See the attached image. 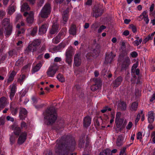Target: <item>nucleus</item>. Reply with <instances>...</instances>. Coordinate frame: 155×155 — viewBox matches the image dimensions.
Masks as SVG:
<instances>
[{
  "mask_svg": "<svg viewBox=\"0 0 155 155\" xmlns=\"http://www.w3.org/2000/svg\"><path fill=\"white\" fill-rule=\"evenodd\" d=\"M111 109L108 106H106L103 107V109L101 110V112L103 113H104L107 111H110Z\"/></svg>",
  "mask_w": 155,
  "mask_h": 155,
  "instance_id": "44",
  "label": "nucleus"
},
{
  "mask_svg": "<svg viewBox=\"0 0 155 155\" xmlns=\"http://www.w3.org/2000/svg\"><path fill=\"white\" fill-rule=\"evenodd\" d=\"M124 138L122 135L118 136L116 141L117 145L118 147L122 146L124 143Z\"/></svg>",
  "mask_w": 155,
  "mask_h": 155,
  "instance_id": "25",
  "label": "nucleus"
},
{
  "mask_svg": "<svg viewBox=\"0 0 155 155\" xmlns=\"http://www.w3.org/2000/svg\"><path fill=\"white\" fill-rule=\"evenodd\" d=\"M27 112L25 108H22L20 109L19 117L21 119H24L27 116Z\"/></svg>",
  "mask_w": 155,
  "mask_h": 155,
  "instance_id": "16",
  "label": "nucleus"
},
{
  "mask_svg": "<svg viewBox=\"0 0 155 155\" xmlns=\"http://www.w3.org/2000/svg\"><path fill=\"white\" fill-rule=\"evenodd\" d=\"M57 78L58 80L61 82H64L65 81V79L63 75L59 74L57 76Z\"/></svg>",
  "mask_w": 155,
  "mask_h": 155,
  "instance_id": "41",
  "label": "nucleus"
},
{
  "mask_svg": "<svg viewBox=\"0 0 155 155\" xmlns=\"http://www.w3.org/2000/svg\"><path fill=\"white\" fill-rule=\"evenodd\" d=\"M106 28V27L105 26L103 25L101 26L98 30V33H101L102 31L103 30H104Z\"/></svg>",
  "mask_w": 155,
  "mask_h": 155,
  "instance_id": "51",
  "label": "nucleus"
},
{
  "mask_svg": "<svg viewBox=\"0 0 155 155\" xmlns=\"http://www.w3.org/2000/svg\"><path fill=\"white\" fill-rule=\"evenodd\" d=\"M16 74V72L13 71L10 74L8 80V82H9L12 81L14 79L15 76Z\"/></svg>",
  "mask_w": 155,
  "mask_h": 155,
  "instance_id": "35",
  "label": "nucleus"
},
{
  "mask_svg": "<svg viewBox=\"0 0 155 155\" xmlns=\"http://www.w3.org/2000/svg\"><path fill=\"white\" fill-rule=\"evenodd\" d=\"M34 13L33 12H25L24 14V15L25 16H26L28 15V16L27 18V21L28 23H32L33 22L34 20Z\"/></svg>",
  "mask_w": 155,
  "mask_h": 155,
  "instance_id": "7",
  "label": "nucleus"
},
{
  "mask_svg": "<svg viewBox=\"0 0 155 155\" xmlns=\"http://www.w3.org/2000/svg\"><path fill=\"white\" fill-rule=\"evenodd\" d=\"M93 16L97 18L101 15L103 12L102 9L100 7L95 6L93 8Z\"/></svg>",
  "mask_w": 155,
  "mask_h": 155,
  "instance_id": "5",
  "label": "nucleus"
},
{
  "mask_svg": "<svg viewBox=\"0 0 155 155\" xmlns=\"http://www.w3.org/2000/svg\"><path fill=\"white\" fill-rule=\"evenodd\" d=\"M121 115V113L120 112H117L116 114L115 120L123 119H122L120 118Z\"/></svg>",
  "mask_w": 155,
  "mask_h": 155,
  "instance_id": "56",
  "label": "nucleus"
},
{
  "mask_svg": "<svg viewBox=\"0 0 155 155\" xmlns=\"http://www.w3.org/2000/svg\"><path fill=\"white\" fill-rule=\"evenodd\" d=\"M8 13L10 15L13 14L15 11V7L14 6H11L9 7L8 8Z\"/></svg>",
  "mask_w": 155,
  "mask_h": 155,
  "instance_id": "39",
  "label": "nucleus"
},
{
  "mask_svg": "<svg viewBox=\"0 0 155 155\" xmlns=\"http://www.w3.org/2000/svg\"><path fill=\"white\" fill-rule=\"evenodd\" d=\"M66 62L68 65H71L72 61V58L71 52L70 51H67L66 52Z\"/></svg>",
  "mask_w": 155,
  "mask_h": 155,
  "instance_id": "9",
  "label": "nucleus"
},
{
  "mask_svg": "<svg viewBox=\"0 0 155 155\" xmlns=\"http://www.w3.org/2000/svg\"><path fill=\"white\" fill-rule=\"evenodd\" d=\"M138 104L137 102H134L133 103L130 107V110L132 111H136L137 109Z\"/></svg>",
  "mask_w": 155,
  "mask_h": 155,
  "instance_id": "30",
  "label": "nucleus"
},
{
  "mask_svg": "<svg viewBox=\"0 0 155 155\" xmlns=\"http://www.w3.org/2000/svg\"><path fill=\"white\" fill-rule=\"evenodd\" d=\"M5 12L3 10H0V19H2L5 16Z\"/></svg>",
  "mask_w": 155,
  "mask_h": 155,
  "instance_id": "54",
  "label": "nucleus"
},
{
  "mask_svg": "<svg viewBox=\"0 0 155 155\" xmlns=\"http://www.w3.org/2000/svg\"><path fill=\"white\" fill-rule=\"evenodd\" d=\"M115 56V54L112 52L107 54L105 58V62L107 63H110L113 61L114 58Z\"/></svg>",
  "mask_w": 155,
  "mask_h": 155,
  "instance_id": "10",
  "label": "nucleus"
},
{
  "mask_svg": "<svg viewBox=\"0 0 155 155\" xmlns=\"http://www.w3.org/2000/svg\"><path fill=\"white\" fill-rule=\"evenodd\" d=\"M91 50L93 52L94 54L93 56L98 54L100 51V46L98 44H94L92 46Z\"/></svg>",
  "mask_w": 155,
  "mask_h": 155,
  "instance_id": "13",
  "label": "nucleus"
},
{
  "mask_svg": "<svg viewBox=\"0 0 155 155\" xmlns=\"http://www.w3.org/2000/svg\"><path fill=\"white\" fill-rule=\"evenodd\" d=\"M80 54L78 52L75 55L74 61L75 66H78L81 64V60L80 58Z\"/></svg>",
  "mask_w": 155,
  "mask_h": 155,
  "instance_id": "11",
  "label": "nucleus"
},
{
  "mask_svg": "<svg viewBox=\"0 0 155 155\" xmlns=\"http://www.w3.org/2000/svg\"><path fill=\"white\" fill-rule=\"evenodd\" d=\"M40 43L41 42L39 40H34L31 44L34 47L36 48V47L39 46Z\"/></svg>",
  "mask_w": 155,
  "mask_h": 155,
  "instance_id": "43",
  "label": "nucleus"
},
{
  "mask_svg": "<svg viewBox=\"0 0 155 155\" xmlns=\"http://www.w3.org/2000/svg\"><path fill=\"white\" fill-rule=\"evenodd\" d=\"M11 128L13 130L14 134L18 136L20 133L21 130L20 127L16 124H13L11 126Z\"/></svg>",
  "mask_w": 155,
  "mask_h": 155,
  "instance_id": "12",
  "label": "nucleus"
},
{
  "mask_svg": "<svg viewBox=\"0 0 155 155\" xmlns=\"http://www.w3.org/2000/svg\"><path fill=\"white\" fill-rule=\"evenodd\" d=\"M133 124L131 122H129L126 126V129L128 130H129L132 127Z\"/></svg>",
  "mask_w": 155,
  "mask_h": 155,
  "instance_id": "59",
  "label": "nucleus"
},
{
  "mask_svg": "<svg viewBox=\"0 0 155 155\" xmlns=\"http://www.w3.org/2000/svg\"><path fill=\"white\" fill-rule=\"evenodd\" d=\"M51 7L50 4H46L42 8L39 14L40 16L42 18H47L50 14Z\"/></svg>",
  "mask_w": 155,
  "mask_h": 155,
  "instance_id": "3",
  "label": "nucleus"
},
{
  "mask_svg": "<svg viewBox=\"0 0 155 155\" xmlns=\"http://www.w3.org/2000/svg\"><path fill=\"white\" fill-rule=\"evenodd\" d=\"M61 140H57V143L55 147V151L56 153H59L61 152L64 145L61 144Z\"/></svg>",
  "mask_w": 155,
  "mask_h": 155,
  "instance_id": "14",
  "label": "nucleus"
},
{
  "mask_svg": "<svg viewBox=\"0 0 155 155\" xmlns=\"http://www.w3.org/2000/svg\"><path fill=\"white\" fill-rule=\"evenodd\" d=\"M23 58H21L18 60L16 62L15 65L17 66H20L23 63Z\"/></svg>",
  "mask_w": 155,
  "mask_h": 155,
  "instance_id": "46",
  "label": "nucleus"
},
{
  "mask_svg": "<svg viewBox=\"0 0 155 155\" xmlns=\"http://www.w3.org/2000/svg\"><path fill=\"white\" fill-rule=\"evenodd\" d=\"M141 14L143 18V19L148 16V15L147 14V12L146 11H143Z\"/></svg>",
  "mask_w": 155,
  "mask_h": 155,
  "instance_id": "63",
  "label": "nucleus"
},
{
  "mask_svg": "<svg viewBox=\"0 0 155 155\" xmlns=\"http://www.w3.org/2000/svg\"><path fill=\"white\" fill-rule=\"evenodd\" d=\"M68 9H67L63 12L62 14V18L63 19V23L65 24L66 23L68 19V13L69 12Z\"/></svg>",
  "mask_w": 155,
  "mask_h": 155,
  "instance_id": "18",
  "label": "nucleus"
},
{
  "mask_svg": "<svg viewBox=\"0 0 155 155\" xmlns=\"http://www.w3.org/2000/svg\"><path fill=\"white\" fill-rule=\"evenodd\" d=\"M76 27L75 25L72 24L69 30V33L70 35L73 36L76 35Z\"/></svg>",
  "mask_w": 155,
  "mask_h": 155,
  "instance_id": "20",
  "label": "nucleus"
},
{
  "mask_svg": "<svg viewBox=\"0 0 155 155\" xmlns=\"http://www.w3.org/2000/svg\"><path fill=\"white\" fill-rule=\"evenodd\" d=\"M27 134L26 133H22L18 139V143L19 144H21L23 143L25 141L26 139V136Z\"/></svg>",
  "mask_w": 155,
  "mask_h": 155,
  "instance_id": "15",
  "label": "nucleus"
},
{
  "mask_svg": "<svg viewBox=\"0 0 155 155\" xmlns=\"http://www.w3.org/2000/svg\"><path fill=\"white\" fill-rule=\"evenodd\" d=\"M122 80L121 77H119L114 81L113 83V85L114 87H118L121 84Z\"/></svg>",
  "mask_w": 155,
  "mask_h": 155,
  "instance_id": "28",
  "label": "nucleus"
},
{
  "mask_svg": "<svg viewBox=\"0 0 155 155\" xmlns=\"http://www.w3.org/2000/svg\"><path fill=\"white\" fill-rule=\"evenodd\" d=\"M59 31L58 24L57 23H55L53 24L51 29L50 31L51 34H53Z\"/></svg>",
  "mask_w": 155,
  "mask_h": 155,
  "instance_id": "17",
  "label": "nucleus"
},
{
  "mask_svg": "<svg viewBox=\"0 0 155 155\" xmlns=\"http://www.w3.org/2000/svg\"><path fill=\"white\" fill-rule=\"evenodd\" d=\"M6 120L8 121H11L12 122H14V119L12 117L9 116H8L6 117Z\"/></svg>",
  "mask_w": 155,
  "mask_h": 155,
  "instance_id": "60",
  "label": "nucleus"
},
{
  "mask_svg": "<svg viewBox=\"0 0 155 155\" xmlns=\"http://www.w3.org/2000/svg\"><path fill=\"white\" fill-rule=\"evenodd\" d=\"M140 114L139 113L137 114V118L135 120V124H137L138 122V121L139 120H140Z\"/></svg>",
  "mask_w": 155,
  "mask_h": 155,
  "instance_id": "64",
  "label": "nucleus"
},
{
  "mask_svg": "<svg viewBox=\"0 0 155 155\" xmlns=\"http://www.w3.org/2000/svg\"><path fill=\"white\" fill-rule=\"evenodd\" d=\"M5 31L4 33L7 37H8L11 35L12 31V27L10 26L8 27L4 28Z\"/></svg>",
  "mask_w": 155,
  "mask_h": 155,
  "instance_id": "27",
  "label": "nucleus"
},
{
  "mask_svg": "<svg viewBox=\"0 0 155 155\" xmlns=\"http://www.w3.org/2000/svg\"><path fill=\"white\" fill-rule=\"evenodd\" d=\"M84 126L86 127L89 126L91 122V118L89 116L85 117L83 120Z\"/></svg>",
  "mask_w": 155,
  "mask_h": 155,
  "instance_id": "19",
  "label": "nucleus"
},
{
  "mask_svg": "<svg viewBox=\"0 0 155 155\" xmlns=\"http://www.w3.org/2000/svg\"><path fill=\"white\" fill-rule=\"evenodd\" d=\"M129 28L131 29L134 33L137 32V28L136 27L133 25H129Z\"/></svg>",
  "mask_w": 155,
  "mask_h": 155,
  "instance_id": "47",
  "label": "nucleus"
},
{
  "mask_svg": "<svg viewBox=\"0 0 155 155\" xmlns=\"http://www.w3.org/2000/svg\"><path fill=\"white\" fill-rule=\"evenodd\" d=\"M142 133L140 132H138L137 134V139L141 140L142 138Z\"/></svg>",
  "mask_w": 155,
  "mask_h": 155,
  "instance_id": "57",
  "label": "nucleus"
},
{
  "mask_svg": "<svg viewBox=\"0 0 155 155\" xmlns=\"http://www.w3.org/2000/svg\"><path fill=\"white\" fill-rule=\"evenodd\" d=\"M123 119H119L115 120V123L117 128H118L120 130L122 129L121 126L123 122Z\"/></svg>",
  "mask_w": 155,
  "mask_h": 155,
  "instance_id": "33",
  "label": "nucleus"
},
{
  "mask_svg": "<svg viewBox=\"0 0 155 155\" xmlns=\"http://www.w3.org/2000/svg\"><path fill=\"white\" fill-rule=\"evenodd\" d=\"M85 140V139L84 137L80 139L79 143V146L80 147H84Z\"/></svg>",
  "mask_w": 155,
  "mask_h": 155,
  "instance_id": "40",
  "label": "nucleus"
},
{
  "mask_svg": "<svg viewBox=\"0 0 155 155\" xmlns=\"http://www.w3.org/2000/svg\"><path fill=\"white\" fill-rule=\"evenodd\" d=\"M2 23L3 27L4 28L12 26V25L10 23L9 19L8 18H4L2 20Z\"/></svg>",
  "mask_w": 155,
  "mask_h": 155,
  "instance_id": "22",
  "label": "nucleus"
},
{
  "mask_svg": "<svg viewBox=\"0 0 155 155\" xmlns=\"http://www.w3.org/2000/svg\"><path fill=\"white\" fill-rule=\"evenodd\" d=\"M10 90V99H12L14 97L16 91V85L15 84H13L9 87Z\"/></svg>",
  "mask_w": 155,
  "mask_h": 155,
  "instance_id": "6",
  "label": "nucleus"
},
{
  "mask_svg": "<svg viewBox=\"0 0 155 155\" xmlns=\"http://www.w3.org/2000/svg\"><path fill=\"white\" fill-rule=\"evenodd\" d=\"M126 149V147H123L121 149L120 154L119 155H124L126 154L125 151Z\"/></svg>",
  "mask_w": 155,
  "mask_h": 155,
  "instance_id": "49",
  "label": "nucleus"
},
{
  "mask_svg": "<svg viewBox=\"0 0 155 155\" xmlns=\"http://www.w3.org/2000/svg\"><path fill=\"white\" fill-rule=\"evenodd\" d=\"M31 100L34 104H36L38 101L37 98L35 96H33L32 97Z\"/></svg>",
  "mask_w": 155,
  "mask_h": 155,
  "instance_id": "62",
  "label": "nucleus"
},
{
  "mask_svg": "<svg viewBox=\"0 0 155 155\" xmlns=\"http://www.w3.org/2000/svg\"><path fill=\"white\" fill-rule=\"evenodd\" d=\"M16 27L18 28V29L17 31L16 35L18 36L21 35V34L23 33L25 31V29L23 28H21L20 29L19 28H20V25L19 24H18L17 25Z\"/></svg>",
  "mask_w": 155,
  "mask_h": 155,
  "instance_id": "32",
  "label": "nucleus"
},
{
  "mask_svg": "<svg viewBox=\"0 0 155 155\" xmlns=\"http://www.w3.org/2000/svg\"><path fill=\"white\" fill-rule=\"evenodd\" d=\"M21 127L22 129H26L27 128V125L25 122L22 121L21 122Z\"/></svg>",
  "mask_w": 155,
  "mask_h": 155,
  "instance_id": "53",
  "label": "nucleus"
},
{
  "mask_svg": "<svg viewBox=\"0 0 155 155\" xmlns=\"http://www.w3.org/2000/svg\"><path fill=\"white\" fill-rule=\"evenodd\" d=\"M5 117H1L0 118V126L4 125L5 123Z\"/></svg>",
  "mask_w": 155,
  "mask_h": 155,
  "instance_id": "52",
  "label": "nucleus"
},
{
  "mask_svg": "<svg viewBox=\"0 0 155 155\" xmlns=\"http://www.w3.org/2000/svg\"><path fill=\"white\" fill-rule=\"evenodd\" d=\"M118 61L121 62V71L125 70L129 67L131 62L128 56H125L123 54H120L118 58Z\"/></svg>",
  "mask_w": 155,
  "mask_h": 155,
  "instance_id": "2",
  "label": "nucleus"
},
{
  "mask_svg": "<svg viewBox=\"0 0 155 155\" xmlns=\"http://www.w3.org/2000/svg\"><path fill=\"white\" fill-rule=\"evenodd\" d=\"M37 27L34 28L31 32V35L33 36H35L37 32Z\"/></svg>",
  "mask_w": 155,
  "mask_h": 155,
  "instance_id": "50",
  "label": "nucleus"
},
{
  "mask_svg": "<svg viewBox=\"0 0 155 155\" xmlns=\"http://www.w3.org/2000/svg\"><path fill=\"white\" fill-rule=\"evenodd\" d=\"M75 144V142L74 140H72L71 141H70L69 144L66 146V148L69 150L72 151L74 149V147Z\"/></svg>",
  "mask_w": 155,
  "mask_h": 155,
  "instance_id": "24",
  "label": "nucleus"
},
{
  "mask_svg": "<svg viewBox=\"0 0 155 155\" xmlns=\"http://www.w3.org/2000/svg\"><path fill=\"white\" fill-rule=\"evenodd\" d=\"M58 69V68L57 66H51L49 68L47 71V74L49 77H53Z\"/></svg>",
  "mask_w": 155,
  "mask_h": 155,
  "instance_id": "4",
  "label": "nucleus"
},
{
  "mask_svg": "<svg viewBox=\"0 0 155 155\" xmlns=\"http://www.w3.org/2000/svg\"><path fill=\"white\" fill-rule=\"evenodd\" d=\"M21 78L18 79V81L20 83L22 82L24 80L25 78V76L24 74H22L21 75H20Z\"/></svg>",
  "mask_w": 155,
  "mask_h": 155,
  "instance_id": "48",
  "label": "nucleus"
},
{
  "mask_svg": "<svg viewBox=\"0 0 155 155\" xmlns=\"http://www.w3.org/2000/svg\"><path fill=\"white\" fill-rule=\"evenodd\" d=\"M60 37L59 35H57L56 37L52 39V42L54 44H57L60 42Z\"/></svg>",
  "mask_w": 155,
  "mask_h": 155,
  "instance_id": "42",
  "label": "nucleus"
},
{
  "mask_svg": "<svg viewBox=\"0 0 155 155\" xmlns=\"http://www.w3.org/2000/svg\"><path fill=\"white\" fill-rule=\"evenodd\" d=\"M48 28V25L47 24H44L42 25L41 27L39 28V33L40 34L45 33L47 31Z\"/></svg>",
  "mask_w": 155,
  "mask_h": 155,
  "instance_id": "23",
  "label": "nucleus"
},
{
  "mask_svg": "<svg viewBox=\"0 0 155 155\" xmlns=\"http://www.w3.org/2000/svg\"><path fill=\"white\" fill-rule=\"evenodd\" d=\"M153 114V111H150L148 112V119L150 123H153L154 120Z\"/></svg>",
  "mask_w": 155,
  "mask_h": 155,
  "instance_id": "29",
  "label": "nucleus"
},
{
  "mask_svg": "<svg viewBox=\"0 0 155 155\" xmlns=\"http://www.w3.org/2000/svg\"><path fill=\"white\" fill-rule=\"evenodd\" d=\"M44 114L45 123L48 125L53 124L57 119V115L54 107H51L47 109Z\"/></svg>",
  "mask_w": 155,
  "mask_h": 155,
  "instance_id": "1",
  "label": "nucleus"
},
{
  "mask_svg": "<svg viewBox=\"0 0 155 155\" xmlns=\"http://www.w3.org/2000/svg\"><path fill=\"white\" fill-rule=\"evenodd\" d=\"M30 10L28 4L26 3H24L21 6V10L22 11H25L26 10L29 11Z\"/></svg>",
  "mask_w": 155,
  "mask_h": 155,
  "instance_id": "38",
  "label": "nucleus"
},
{
  "mask_svg": "<svg viewBox=\"0 0 155 155\" xmlns=\"http://www.w3.org/2000/svg\"><path fill=\"white\" fill-rule=\"evenodd\" d=\"M135 38L136 40L134 42V45H135L138 46L141 43L142 39L141 38H140L139 37L137 36L135 37Z\"/></svg>",
  "mask_w": 155,
  "mask_h": 155,
  "instance_id": "37",
  "label": "nucleus"
},
{
  "mask_svg": "<svg viewBox=\"0 0 155 155\" xmlns=\"http://www.w3.org/2000/svg\"><path fill=\"white\" fill-rule=\"evenodd\" d=\"M42 65L41 63L39 62L36 66H34L32 69V73H35L39 71L42 66Z\"/></svg>",
  "mask_w": 155,
  "mask_h": 155,
  "instance_id": "34",
  "label": "nucleus"
},
{
  "mask_svg": "<svg viewBox=\"0 0 155 155\" xmlns=\"http://www.w3.org/2000/svg\"><path fill=\"white\" fill-rule=\"evenodd\" d=\"M11 105L10 104V109L12 110V114L14 115H15L16 114L17 112L18 108H13L11 107Z\"/></svg>",
  "mask_w": 155,
  "mask_h": 155,
  "instance_id": "45",
  "label": "nucleus"
},
{
  "mask_svg": "<svg viewBox=\"0 0 155 155\" xmlns=\"http://www.w3.org/2000/svg\"><path fill=\"white\" fill-rule=\"evenodd\" d=\"M6 98L5 97H2L0 98V108L2 109L8 104Z\"/></svg>",
  "mask_w": 155,
  "mask_h": 155,
  "instance_id": "21",
  "label": "nucleus"
},
{
  "mask_svg": "<svg viewBox=\"0 0 155 155\" xmlns=\"http://www.w3.org/2000/svg\"><path fill=\"white\" fill-rule=\"evenodd\" d=\"M46 50V47L45 45H42V47L39 49L38 51L39 53H42Z\"/></svg>",
  "mask_w": 155,
  "mask_h": 155,
  "instance_id": "58",
  "label": "nucleus"
},
{
  "mask_svg": "<svg viewBox=\"0 0 155 155\" xmlns=\"http://www.w3.org/2000/svg\"><path fill=\"white\" fill-rule=\"evenodd\" d=\"M99 155H112V154L110 150L106 149L100 152Z\"/></svg>",
  "mask_w": 155,
  "mask_h": 155,
  "instance_id": "36",
  "label": "nucleus"
},
{
  "mask_svg": "<svg viewBox=\"0 0 155 155\" xmlns=\"http://www.w3.org/2000/svg\"><path fill=\"white\" fill-rule=\"evenodd\" d=\"M36 51V48L34 47L31 44L29 45L26 48L25 53L28 54L29 53L32 51L33 52Z\"/></svg>",
  "mask_w": 155,
  "mask_h": 155,
  "instance_id": "26",
  "label": "nucleus"
},
{
  "mask_svg": "<svg viewBox=\"0 0 155 155\" xmlns=\"http://www.w3.org/2000/svg\"><path fill=\"white\" fill-rule=\"evenodd\" d=\"M95 84L91 87V90L92 91H95L99 89L101 86V80L99 79H96L95 80Z\"/></svg>",
  "mask_w": 155,
  "mask_h": 155,
  "instance_id": "8",
  "label": "nucleus"
},
{
  "mask_svg": "<svg viewBox=\"0 0 155 155\" xmlns=\"http://www.w3.org/2000/svg\"><path fill=\"white\" fill-rule=\"evenodd\" d=\"M130 55L132 58H135L137 56L138 54L136 52L133 51L130 53Z\"/></svg>",
  "mask_w": 155,
  "mask_h": 155,
  "instance_id": "55",
  "label": "nucleus"
},
{
  "mask_svg": "<svg viewBox=\"0 0 155 155\" xmlns=\"http://www.w3.org/2000/svg\"><path fill=\"white\" fill-rule=\"evenodd\" d=\"M118 107L119 109L124 110L126 108V105L125 103L123 101H120L118 104Z\"/></svg>",
  "mask_w": 155,
  "mask_h": 155,
  "instance_id": "31",
  "label": "nucleus"
},
{
  "mask_svg": "<svg viewBox=\"0 0 155 155\" xmlns=\"http://www.w3.org/2000/svg\"><path fill=\"white\" fill-rule=\"evenodd\" d=\"M10 140L11 143L12 144L15 141V137L14 136H12L10 137Z\"/></svg>",
  "mask_w": 155,
  "mask_h": 155,
  "instance_id": "61",
  "label": "nucleus"
}]
</instances>
